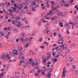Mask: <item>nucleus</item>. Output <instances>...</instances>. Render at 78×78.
Segmentation results:
<instances>
[{
    "instance_id": "f257e3e1",
    "label": "nucleus",
    "mask_w": 78,
    "mask_h": 78,
    "mask_svg": "<svg viewBox=\"0 0 78 78\" xmlns=\"http://www.w3.org/2000/svg\"><path fill=\"white\" fill-rule=\"evenodd\" d=\"M51 6L52 7V11H54V10H55V9H56V7H53V5L55 4V2L53 1H52L51 2Z\"/></svg>"
},
{
    "instance_id": "f03ea898",
    "label": "nucleus",
    "mask_w": 78,
    "mask_h": 78,
    "mask_svg": "<svg viewBox=\"0 0 78 78\" xmlns=\"http://www.w3.org/2000/svg\"><path fill=\"white\" fill-rule=\"evenodd\" d=\"M21 59L20 60V62L21 63H23L24 62V60H25V57L23 56L21 57Z\"/></svg>"
},
{
    "instance_id": "7ed1b4c3",
    "label": "nucleus",
    "mask_w": 78,
    "mask_h": 78,
    "mask_svg": "<svg viewBox=\"0 0 78 78\" xmlns=\"http://www.w3.org/2000/svg\"><path fill=\"white\" fill-rule=\"evenodd\" d=\"M60 47H62V50H64V49H66L67 48V45L66 44H62V45H60Z\"/></svg>"
},
{
    "instance_id": "20e7f679",
    "label": "nucleus",
    "mask_w": 78,
    "mask_h": 78,
    "mask_svg": "<svg viewBox=\"0 0 78 78\" xmlns=\"http://www.w3.org/2000/svg\"><path fill=\"white\" fill-rule=\"evenodd\" d=\"M47 58V57H43L42 58V59L43 61V64H44V63L45 62H46V61H47L48 60V59Z\"/></svg>"
},
{
    "instance_id": "39448f33",
    "label": "nucleus",
    "mask_w": 78,
    "mask_h": 78,
    "mask_svg": "<svg viewBox=\"0 0 78 78\" xmlns=\"http://www.w3.org/2000/svg\"><path fill=\"white\" fill-rule=\"evenodd\" d=\"M37 63L36 64L34 62H32L31 63V64L32 66H37V62L36 61Z\"/></svg>"
},
{
    "instance_id": "423d86ee",
    "label": "nucleus",
    "mask_w": 78,
    "mask_h": 78,
    "mask_svg": "<svg viewBox=\"0 0 78 78\" xmlns=\"http://www.w3.org/2000/svg\"><path fill=\"white\" fill-rule=\"evenodd\" d=\"M6 57H7V60H8V59H10L11 60V56H9V54H7L6 55Z\"/></svg>"
},
{
    "instance_id": "0eeeda50",
    "label": "nucleus",
    "mask_w": 78,
    "mask_h": 78,
    "mask_svg": "<svg viewBox=\"0 0 78 78\" xmlns=\"http://www.w3.org/2000/svg\"><path fill=\"white\" fill-rule=\"evenodd\" d=\"M50 3V1H47L46 4L47 5L46 6V7H48V8H49L50 7V5H49V3Z\"/></svg>"
},
{
    "instance_id": "6e6552de",
    "label": "nucleus",
    "mask_w": 78,
    "mask_h": 78,
    "mask_svg": "<svg viewBox=\"0 0 78 78\" xmlns=\"http://www.w3.org/2000/svg\"><path fill=\"white\" fill-rule=\"evenodd\" d=\"M66 72H67V71H64L63 72H62V76H63V77H64V76H66V75H65V74L66 73Z\"/></svg>"
},
{
    "instance_id": "1a4fd4ad",
    "label": "nucleus",
    "mask_w": 78,
    "mask_h": 78,
    "mask_svg": "<svg viewBox=\"0 0 78 78\" xmlns=\"http://www.w3.org/2000/svg\"><path fill=\"white\" fill-rule=\"evenodd\" d=\"M7 33H9L8 34H7L5 36V37L7 38L8 39V37H9V34H10V32H8Z\"/></svg>"
},
{
    "instance_id": "9d476101",
    "label": "nucleus",
    "mask_w": 78,
    "mask_h": 78,
    "mask_svg": "<svg viewBox=\"0 0 78 78\" xmlns=\"http://www.w3.org/2000/svg\"><path fill=\"white\" fill-rule=\"evenodd\" d=\"M20 17H19V16H18L16 17V18H15V20H16L15 21V22H17V20H19V19H20Z\"/></svg>"
},
{
    "instance_id": "9b49d317",
    "label": "nucleus",
    "mask_w": 78,
    "mask_h": 78,
    "mask_svg": "<svg viewBox=\"0 0 78 78\" xmlns=\"http://www.w3.org/2000/svg\"><path fill=\"white\" fill-rule=\"evenodd\" d=\"M6 57V55H2V57H1V59H4V58H5Z\"/></svg>"
},
{
    "instance_id": "f8f14e48",
    "label": "nucleus",
    "mask_w": 78,
    "mask_h": 78,
    "mask_svg": "<svg viewBox=\"0 0 78 78\" xmlns=\"http://www.w3.org/2000/svg\"><path fill=\"white\" fill-rule=\"evenodd\" d=\"M59 25L61 27H63V24H62V23H59Z\"/></svg>"
},
{
    "instance_id": "ddd939ff",
    "label": "nucleus",
    "mask_w": 78,
    "mask_h": 78,
    "mask_svg": "<svg viewBox=\"0 0 78 78\" xmlns=\"http://www.w3.org/2000/svg\"><path fill=\"white\" fill-rule=\"evenodd\" d=\"M41 22H42L43 23H45V20L43 19V18L41 19Z\"/></svg>"
},
{
    "instance_id": "4468645a",
    "label": "nucleus",
    "mask_w": 78,
    "mask_h": 78,
    "mask_svg": "<svg viewBox=\"0 0 78 78\" xmlns=\"http://www.w3.org/2000/svg\"><path fill=\"white\" fill-rule=\"evenodd\" d=\"M52 11H52L51 12H49L48 13V14H49V15H52Z\"/></svg>"
},
{
    "instance_id": "2eb2a0df",
    "label": "nucleus",
    "mask_w": 78,
    "mask_h": 78,
    "mask_svg": "<svg viewBox=\"0 0 78 78\" xmlns=\"http://www.w3.org/2000/svg\"><path fill=\"white\" fill-rule=\"evenodd\" d=\"M49 72H50V73L52 72H53V68H50Z\"/></svg>"
},
{
    "instance_id": "dca6fc26",
    "label": "nucleus",
    "mask_w": 78,
    "mask_h": 78,
    "mask_svg": "<svg viewBox=\"0 0 78 78\" xmlns=\"http://www.w3.org/2000/svg\"><path fill=\"white\" fill-rule=\"evenodd\" d=\"M32 11H36V8H35L33 7L32 8Z\"/></svg>"
},
{
    "instance_id": "f3484780",
    "label": "nucleus",
    "mask_w": 78,
    "mask_h": 78,
    "mask_svg": "<svg viewBox=\"0 0 78 78\" xmlns=\"http://www.w3.org/2000/svg\"><path fill=\"white\" fill-rule=\"evenodd\" d=\"M20 41H21V42H23V40H24V38H21L20 39Z\"/></svg>"
},
{
    "instance_id": "a211bd4d",
    "label": "nucleus",
    "mask_w": 78,
    "mask_h": 78,
    "mask_svg": "<svg viewBox=\"0 0 78 78\" xmlns=\"http://www.w3.org/2000/svg\"><path fill=\"white\" fill-rule=\"evenodd\" d=\"M39 75V74L38 73H37L36 74H34V75H35L36 76H38Z\"/></svg>"
},
{
    "instance_id": "6ab92c4d",
    "label": "nucleus",
    "mask_w": 78,
    "mask_h": 78,
    "mask_svg": "<svg viewBox=\"0 0 78 78\" xmlns=\"http://www.w3.org/2000/svg\"><path fill=\"white\" fill-rule=\"evenodd\" d=\"M51 74L50 73H48V78H50V77H51Z\"/></svg>"
},
{
    "instance_id": "aec40b11",
    "label": "nucleus",
    "mask_w": 78,
    "mask_h": 78,
    "mask_svg": "<svg viewBox=\"0 0 78 78\" xmlns=\"http://www.w3.org/2000/svg\"><path fill=\"white\" fill-rule=\"evenodd\" d=\"M11 23L12 24H14V23H15V21L13 20H12L11 22Z\"/></svg>"
},
{
    "instance_id": "412c9836",
    "label": "nucleus",
    "mask_w": 78,
    "mask_h": 78,
    "mask_svg": "<svg viewBox=\"0 0 78 78\" xmlns=\"http://www.w3.org/2000/svg\"><path fill=\"white\" fill-rule=\"evenodd\" d=\"M19 51H21L22 50V48L21 47H20L19 48Z\"/></svg>"
},
{
    "instance_id": "4be33fe9",
    "label": "nucleus",
    "mask_w": 78,
    "mask_h": 78,
    "mask_svg": "<svg viewBox=\"0 0 78 78\" xmlns=\"http://www.w3.org/2000/svg\"><path fill=\"white\" fill-rule=\"evenodd\" d=\"M64 39V37H62V39L61 38H60L59 40V39H60V40H59V42H60V41H62V40H63L62 39Z\"/></svg>"
},
{
    "instance_id": "5701e85b",
    "label": "nucleus",
    "mask_w": 78,
    "mask_h": 78,
    "mask_svg": "<svg viewBox=\"0 0 78 78\" xmlns=\"http://www.w3.org/2000/svg\"><path fill=\"white\" fill-rule=\"evenodd\" d=\"M11 8L13 9V11H15V10H16V7H14H14H12Z\"/></svg>"
},
{
    "instance_id": "b1692460",
    "label": "nucleus",
    "mask_w": 78,
    "mask_h": 78,
    "mask_svg": "<svg viewBox=\"0 0 78 78\" xmlns=\"http://www.w3.org/2000/svg\"><path fill=\"white\" fill-rule=\"evenodd\" d=\"M44 44H47L46 45V46H48V43H47V42H44Z\"/></svg>"
},
{
    "instance_id": "393cba45",
    "label": "nucleus",
    "mask_w": 78,
    "mask_h": 78,
    "mask_svg": "<svg viewBox=\"0 0 78 78\" xmlns=\"http://www.w3.org/2000/svg\"><path fill=\"white\" fill-rule=\"evenodd\" d=\"M12 30L13 31H15V30H16V28H15V27H12Z\"/></svg>"
},
{
    "instance_id": "a878e982",
    "label": "nucleus",
    "mask_w": 78,
    "mask_h": 78,
    "mask_svg": "<svg viewBox=\"0 0 78 78\" xmlns=\"http://www.w3.org/2000/svg\"><path fill=\"white\" fill-rule=\"evenodd\" d=\"M44 47H45L44 46H41L40 48H42V49H43L44 48Z\"/></svg>"
},
{
    "instance_id": "bb28decb",
    "label": "nucleus",
    "mask_w": 78,
    "mask_h": 78,
    "mask_svg": "<svg viewBox=\"0 0 78 78\" xmlns=\"http://www.w3.org/2000/svg\"><path fill=\"white\" fill-rule=\"evenodd\" d=\"M58 14L59 15V16H60L62 14V13L61 12H59L58 13Z\"/></svg>"
},
{
    "instance_id": "cd10ccee",
    "label": "nucleus",
    "mask_w": 78,
    "mask_h": 78,
    "mask_svg": "<svg viewBox=\"0 0 78 78\" xmlns=\"http://www.w3.org/2000/svg\"><path fill=\"white\" fill-rule=\"evenodd\" d=\"M73 68L74 69H75V68H76V66H75V65H73Z\"/></svg>"
},
{
    "instance_id": "c85d7f7f",
    "label": "nucleus",
    "mask_w": 78,
    "mask_h": 78,
    "mask_svg": "<svg viewBox=\"0 0 78 78\" xmlns=\"http://www.w3.org/2000/svg\"><path fill=\"white\" fill-rule=\"evenodd\" d=\"M8 30H11V27H8Z\"/></svg>"
},
{
    "instance_id": "c756f323",
    "label": "nucleus",
    "mask_w": 78,
    "mask_h": 78,
    "mask_svg": "<svg viewBox=\"0 0 78 78\" xmlns=\"http://www.w3.org/2000/svg\"><path fill=\"white\" fill-rule=\"evenodd\" d=\"M53 61H54V62H56V61H57V59L56 58H55V59H53Z\"/></svg>"
},
{
    "instance_id": "7c9ffc66",
    "label": "nucleus",
    "mask_w": 78,
    "mask_h": 78,
    "mask_svg": "<svg viewBox=\"0 0 78 78\" xmlns=\"http://www.w3.org/2000/svg\"><path fill=\"white\" fill-rule=\"evenodd\" d=\"M8 30V27H5L4 29V30Z\"/></svg>"
},
{
    "instance_id": "2f4dec72",
    "label": "nucleus",
    "mask_w": 78,
    "mask_h": 78,
    "mask_svg": "<svg viewBox=\"0 0 78 78\" xmlns=\"http://www.w3.org/2000/svg\"><path fill=\"white\" fill-rule=\"evenodd\" d=\"M65 6L66 7H67V6H68V7H69V5L68 4L66 5V4H65Z\"/></svg>"
},
{
    "instance_id": "473e14b6",
    "label": "nucleus",
    "mask_w": 78,
    "mask_h": 78,
    "mask_svg": "<svg viewBox=\"0 0 78 78\" xmlns=\"http://www.w3.org/2000/svg\"><path fill=\"white\" fill-rule=\"evenodd\" d=\"M42 75H45V71H44L42 72Z\"/></svg>"
},
{
    "instance_id": "72a5a7b5",
    "label": "nucleus",
    "mask_w": 78,
    "mask_h": 78,
    "mask_svg": "<svg viewBox=\"0 0 78 78\" xmlns=\"http://www.w3.org/2000/svg\"><path fill=\"white\" fill-rule=\"evenodd\" d=\"M53 34L54 35V36H56V33L55 32L54 34Z\"/></svg>"
},
{
    "instance_id": "f704fd0d",
    "label": "nucleus",
    "mask_w": 78,
    "mask_h": 78,
    "mask_svg": "<svg viewBox=\"0 0 78 78\" xmlns=\"http://www.w3.org/2000/svg\"><path fill=\"white\" fill-rule=\"evenodd\" d=\"M37 71L38 72V73H40V72H41V70H40V69L37 70Z\"/></svg>"
},
{
    "instance_id": "c9c22d12",
    "label": "nucleus",
    "mask_w": 78,
    "mask_h": 78,
    "mask_svg": "<svg viewBox=\"0 0 78 78\" xmlns=\"http://www.w3.org/2000/svg\"><path fill=\"white\" fill-rule=\"evenodd\" d=\"M41 24V21L39 22L38 23V25H40Z\"/></svg>"
},
{
    "instance_id": "e433bc0d",
    "label": "nucleus",
    "mask_w": 78,
    "mask_h": 78,
    "mask_svg": "<svg viewBox=\"0 0 78 78\" xmlns=\"http://www.w3.org/2000/svg\"><path fill=\"white\" fill-rule=\"evenodd\" d=\"M22 37H24V36H25V34L24 33H22Z\"/></svg>"
},
{
    "instance_id": "4c0bfd02",
    "label": "nucleus",
    "mask_w": 78,
    "mask_h": 78,
    "mask_svg": "<svg viewBox=\"0 0 78 78\" xmlns=\"http://www.w3.org/2000/svg\"><path fill=\"white\" fill-rule=\"evenodd\" d=\"M50 32V31L49 30H47L46 31H45V32L47 33V34H48V32Z\"/></svg>"
},
{
    "instance_id": "58836bf2",
    "label": "nucleus",
    "mask_w": 78,
    "mask_h": 78,
    "mask_svg": "<svg viewBox=\"0 0 78 78\" xmlns=\"http://www.w3.org/2000/svg\"><path fill=\"white\" fill-rule=\"evenodd\" d=\"M9 12H12L13 11V10H9Z\"/></svg>"
},
{
    "instance_id": "ea45409f",
    "label": "nucleus",
    "mask_w": 78,
    "mask_h": 78,
    "mask_svg": "<svg viewBox=\"0 0 78 78\" xmlns=\"http://www.w3.org/2000/svg\"><path fill=\"white\" fill-rule=\"evenodd\" d=\"M44 18H45V19H50V18H46V16L44 17Z\"/></svg>"
},
{
    "instance_id": "a19ab883",
    "label": "nucleus",
    "mask_w": 78,
    "mask_h": 78,
    "mask_svg": "<svg viewBox=\"0 0 78 78\" xmlns=\"http://www.w3.org/2000/svg\"><path fill=\"white\" fill-rule=\"evenodd\" d=\"M24 22H25L26 24H28V21L26 20V21H24Z\"/></svg>"
},
{
    "instance_id": "79ce46f5",
    "label": "nucleus",
    "mask_w": 78,
    "mask_h": 78,
    "mask_svg": "<svg viewBox=\"0 0 78 78\" xmlns=\"http://www.w3.org/2000/svg\"><path fill=\"white\" fill-rule=\"evenodd\" d=\"M54 19H57V16H54Z\"/></svg>"
},
{
    "instance_id": "37998d69",
    "label": "nucleus",
    "mask_w": 78,
    "mask_h": 78,
    "mask_svg": "<svg viewBox=\"0 0 78 78\" xmlns=\"http://www.w3.org/2000/svg\"><path fill=\"white\" fill-rule=\"evenodd\" d=\"M42 9H43V10H44L45 9V6H43L42 7Z\"/></svg>"
},
{
    "instance_id": "c03bdc74",
    "label": "nucleus",
    "mask_w": 78,
    "mask_h": 78,
    "mask_svg": "<svg viewBox=\"0 0 78 78\" xmlns=\"http://www.w3.org/2000/svg\"><path fill=\"white\" fill-rule=\"evenodd\" d=\"M42 38H41L40 39H39V42H41V41H42Z\"/></svg>"
},
{
    "instance_id": "a18cd8bd",
    "label": "nucleus",
    "mask_w": 78,
    "mask_h": 78,
    "mask_svg": "<svg viewBox=\"0 0 78 78\" xmlns=\"http://www.w3.org/2000/svg\"><path fill=\"white\" fill-rule=\"evenodd\" d=\"M75 8H76L77 9V11H78V7H76V6H75Z\"/></svg>"
},
{
    "instance_id": "49530a36",
    "label": "nucleus",
    "mask_w": 78,
    "mask_h": 78,
    "mask_svg": "<svg viewBox=\"0 0 78 78\" xmlns=\"http://www.w3.org/2000/svg\"><path fill=\"white\" fill-rule=\"evenodd\" d=\"M62 3L63 4H64V0H62Z\"/></svg>"
},
{
    "instance_id": "de8ad7c7",
    "label": "nucleus",
    "mask_w": 78,
    "mask_h": 78,
    "mask_svg": "<svg viewBox=\"0 0 78 78\" xmlns=\"http://www.w3.org/2000/svg\"><path fill=\"white\" fill-rule=\"evenodd\" d=\"M29 44H27L25 45V47H28V45Z\"/></svg>"
},
{
    "instance_id": "09e8293b",
    "label": "nucleus",
    "mask_w": 78,
    "mask_h": 78,
    "mask_svg": "<svg viewBox=\"0 0 78 78\" xmlns=\"http://www.w3.org/2000/svg\"><path fill=\"white\" fill-rule=\"evenodd\" d=\"M8 22H11V19L8 20H7Z\"/></svg>"
},
{
    "instance_id": "8fccbe9b",
    "label": "nucleus",
    "mask_w": 78,
    "mask_h": 78,
    "mask_svg": "<svg viewBox=\"0 0 78 78\" xmlns=\"http://www.w3.org/2000/svg\"><path fill=\"white\" fill-rule=\"evenodd\" d=\"M20 56H22L23 55L22 53V52H20Z\"/></svg>"
},
{
    "instance_id": "3c124183",
    "label": "nucleus",
    "mask_w": 78,
    "mask_h": 78,
    "mask_svg": "<svg viewBox=\"0 0 78 78\" xmlns=\"http://www.w3.org/2000/svg\"><path fill=\"white\" fill-rule=\"evenodd\" d=\"M59 56V55L58 54L56 56V58H58Z\"/></svg>"
},
{
    "instance_id": "603ef678",
    "label": "nucleus",
    "mask_w": 78,
    "mask_h": 78,
    "mask_svg": "<svg viewBox=\"0 0 78 78\" xmlns=\"http://www.w3.org/2000/svg\"><path fill=\"white\" fill-rule=\"evenodd\" d=\"M23 20L25 22L26 21V18H25L23 19Z\"/></svg>"
},
{
    "instance_id": "864d4df0",
    "label": "nucleus",
    "mask_w": 78,
    "mask_h": 78,
    "mask_svg": "<svg viewBox=\"0 0 78 78\" xmlns=\"http://www.w3.org/2000/svg\"><path fill=\"white\" fill-rule=\"evenodd\" d=\"M17 27H18V28H19L20 27V25H17Z\"/></svg>"
},
{
    "instance_id": "5fc2aeb1",
    "label": "nucleus",
    "mask_w": 78,
    "mask_h": 78,
    "mask_svg": "<svg viewBox=\"0 0 78 78\" xmlns=\"http://www.w3.org/2000/svg\"><path fill=\"white\" fill-rule=\"evenodd\" d=\"M18 41H19V39H16V42H18Z\"/></svg>"
},
{
    "instance_id": "6e6d98bb",
    "label": "nucleus",
    "mask_w": 78,
    "mask_h": 78,
    "mask_svg": "<svg viewBox=\"0 0 78 78\" xmlns=\"http://www.w3.org/2000/svg\"><path fill=\"white\" fill-rule=\"evenodd\" d=\"M59 47L58 46H57L56 48V50H58V48Z\"/></svg>"
},
{
    "instance_id": "4d7b16f0",
    "label": "nucleus",
    "mask_w": 78,
    "mask_h": 78,
    "mask_svg": "<svg viewBox=\"0 0 78 78\" xmlns=\"http://www.w3.org/2000/svg\"><path fill=\"white\" fill-rule=\"evenodd\" d=\"M49 66H50V65H49V64H48L47 65V67H49Z\"/></svg>"
},
{
    "instance_id": "13d9d810",
    "label": "nucleus",
    "mask_w": 78,
    "mask_h": 78,
    "mask_svg": "<svg viewBox=\"0 0 78 78\" xmlns=\"http://www.w3.org/2000/svg\"><path fill=\"white\" fill-rule=\"evenodd\" d=\"M66 33H67V34H69V33H69V31L66 32Z\"/></svg>"
},
{
    "instance_id": "bf43d9fd",
    "label": "nucleus",
    "mask_w": 78,
    "mask_h": 78,
    "mask_svg": "<svg viewBox=\"0 0 78 78\" xmlns=\"http://www.w3.org/2000/svg\"><path fill=\"white\" fill-rule=\"evenodd\" d=\"M70 3H73V0L70 1Z\"/></svg>"
},
{
    "instance_id": "052dcab7",
    "label": "nucleus",
    "mask_w": 78,
    "mask_h": 78,
    "mask_svg": "<svg viewBox=\"0 0 78 78\" xmlns=\"http://www.w3.org/2000/svg\"><path fill=\"white\" fill-rule=\"evenodd\" d=\"M16 5H17V4H14V5L15 6H16Z\"/></svg>"
},
{
    "instance_id": "680f3d73",
    "label": "nucleus",
    "mask_w": 78,
    "mask_h": 78,
    "mask_svg": "<svg viewBox=\"0 0 78 78\" xmlns=\"http://www.w3.org/2000/svg\"><path fill=\"white\" fill-rule=\"evenodd\" d=\"M33 5H36V3H34V2H33Z\"/></svg>"
},
{
    "instance_id": "e2e57ef3",
    "label": "nucleus",
    "mask_w": 78,
    "mask_h": 78,
    "mask_svg": "<svg viewBox=\"0 0 78 78\" xmlns=\"http://www.w3.org/2000/svg\"><path fill=\"white\" fill-rule=\"evenodd\" d=\"M0 13H2V14L3 13V12L0 10Z\"/></svg>"
},
{
    "instance_id": "0e129e2a",
    "label": "nucleus",
    "mask_w": 78,
    "mask_h": 78,
    "mask_svg": "<svg viewBox=\"0 0 78 78\" xmlns=\"http://www.w3.org/2000/svg\"><path fill=\"white\" fill-rule=\"evenodd\" d=\"M66 26L67 27H69V25L67 23L66 24Z\"/></svg>"
},
{
    "instance_id": "69168bd1",
    "label": "nucleus",
    "mask_w": 78,
    "mask_h": 78,
    "mask_svg": "<svg viewBox=\"0 0 78 78\" xmlns=\"http://www.w3.org/2000/svg\"><path fill=\"white\" fill-rule=\"evenodd\" d=\"M29 61H33V60H32L31 59H29Z\"/></svg>"
},
{
    "instance_id": "338daca9",
    "label": "nucleus",
    "mask_w": 78,
    "mask_h": 78,
    "mask_svg": "<svg viewBox=\"0 0 78 78\" xmlns=\"http://www.w3.org/2000/svg\"><path fill=\"white\" fill-rule=\"evenodd\" d=\"M63 4H62V3H61L60 4L61 6H63Z\"/></svg>"
},
{
    "instance_id": "774afa93",
    "label": "nucleus",
    "mask_w": 78,
    "mask_h": 78,
    "mask_svg": "<svg viewBox=\"0 0 78 78\" xmlns=\"http://www.w3.org/2000/svg\"><path fill=\"white\" fill-rule=\"evenodd\" d=\"M55 19L54 18H53L51 19V20H55Z\"/></svg>"
}]
</instances>
